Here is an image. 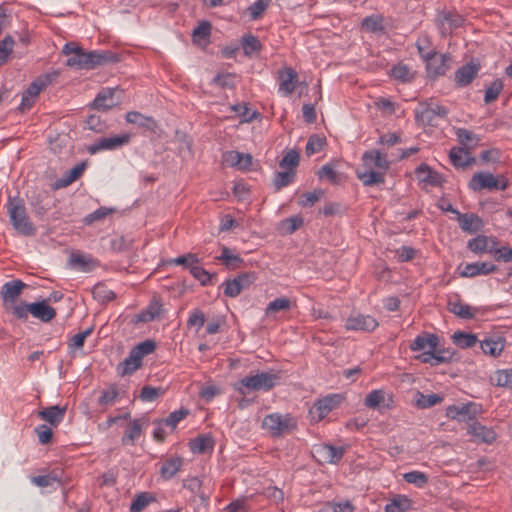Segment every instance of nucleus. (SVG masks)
<instances>
[{"mask_svg": "<svg viewBox=\"0 0 512 512\" xmlns=\"http://www.w3.org/2000/svg\"><path fill=\"white\" fill-rule=\"evenodd\" d=\"M460 228L468 233H474L481 229L483 222L476 214H462L458 213L457 216Z\"/></svg>", "mask_w": 512, "mask_h": 512, "instance_id": "obj_27", "label": "nucleus"}, {"mask_svg": "<svg viewBox=\"0 0 512 512\" xmlns=\"http://www.w3.org/2000/svg\"><path fill=\"white\" fill-rule=\"evenodd\" d=\"M391 75L401 82H410L413 79V73H411L409 67L404 64H398L391 69Z\"/></svg>", "mask_w": 512, "mask_h": 512, "instance_id": "obj_51", "label": "nucleus"}, {"mask_svg": "<svg viewBox=\"0 0 512 512\" xmlns=\"http://www.w3.org/2000/svg\"><path fill=\"white\" fill-rule=\"evenodd\" d=\"M224 162L240 170H246L252 165V156L250 154L240 153L238 151H228L223 155Z\"/></svg>", "mask_w": 512, "mask_h": 512, "instance_id": "obj_21", "label": "nucleus"}, {"mask_svg": "<svg viewBox=\"0 0 512 512\" xmlns=\"http://www.w3.org/2000/svg\"><path fill=\"white\" fill-rule=\"evenodd\" d=\"M443 400V397L438 394L424 395L420 392L416 394V406L421 409L430 408Z\"/></svg>", "mask_w": 512, "mask_h": 512, "instance_id": "obj_44", "label": "nucleus"}, {"mask_svg": "<svg viewBox=\"0 0 512 512\" xmlns=\"http://www.w3.org/2000/svg\"><path fill=\"white\" fill-rule=\"evenodd\" d=\"M31 482L38 487H49L54 483H60L61 478L57 471L53 470L47 475H39L31 478Z\"/></svg>", "mask_w": 512, "mask_h": 512, "instance_id": "obj_42", "label": "nucleus"}, {"mask_svg": "<svg viewBox=\"0 0 512 512\" xmlns=\"http://www.w3.org/2000/svg\"><path fill=\"white\" fill-rule=\"evenodd\" d=\"M404 480L409 484L422 488L428 483V476L424 472L411 471L403 475Z\"/></svg>", "mask_w": 512, "mask_h": 512, "instance_id": "obj_49", "label": "nucleus"}, {"mask_svg": "<svg viewBox=\"0 0 512 512\" xmlns=\"http://www.w3.org/2000/svg\"><path fill=\"white\" fill-rule=\"evenodd\" d=\"M418 179L431 186H438L442 179L439 173L433 171L428 165L421 164L415 171Z\"/></svg>", "mask_w": 512, "mask_h": 512, "instance_id": "obj_34", "label": "nucleus"}, {"mask_svg": "<svg viewBox=\"0 0 512 512\" xmlns=\"http://www.w3.org/2000/svg\"><path fill=\"white\" fill-rule=\"evenodd\" d=\"M378 325V321L373 316L356 313L346 319L345 328L351 331L372 332Z\"/></svg>", "mask_w": 512, "mask_h": 512, "instance_id": "obj_11", "label": "nucleus"}, {"mask_svg": "<svg viewBox=\"0 0 512 512\" xmlns=\"http://www.w3.org/2000/svg\"><path fill=\"white\" fill-rule=\"evenodd\" d=\"M448 309L451 313L462 319H471L474 317V312L468 304L462 303L460 300H449Z\"/></svg>", "mask_w": 512, "mask_h": 512, "instance_id": "obj_37", "label": "nucleus"}, {"mask_svg": "<svg viewBox=\"0 0 512 512\" xmlns=\"http://www.w3.org/2000/svg\"><path fill=\"white\" fill-rule=\"evenodd\" d=\"M291 307V301L286 297L276 298L275 300L271 301L267 308H266V314L270 315L273 313H277L279 311H286L289 310Z\"/></svg>", "mask_w": 512, "mask_h": 512, "instance_id": "obj_50", "label": "nucleus"}, {"mask_svg": "<svg viewBox=\"0 0 512 512\" xmlns=\"http://www.w3.org/2000/svg\"><path fill=\"white\" fill-rule=\"evenodd\" d=\"M297 422L290 414L272 413L264 417L262 427L266 429L271 436L280 437L294 430Z\"/></svg>", "mask_w": 512, "mask_h": 512, "instance_id": "obj_4", "label": "nucleus"}, {"mask_svg": "<svg viewBox=\"0 0 512 512\" xmlns=\"http://www.w3.org/2000/svg\"><path fill=\"white\" fill-rule=\"evenodd\" d=\"M480 347L486 355L497 357L505 347V340L499 336L488 337L480 342Z\"/></svg>", "mask_w": 512, "mask_h": 512, "instance_id": "obj_24", "label": "nucleus"}, {"mask_svg": "<svg viewBox=\"0 0 512 512\" xmlns=\"http://www.w3.org/2000/svg\"><path fill=\"white\" fill-rule=\"evenodd\" d=\"M142 364V359L132 350L129 356L118 366L121 375H130L135 372Z\"/></svg>", "mask_w": 512, "mask_h": 512, "instance_id": "obj_35", "label": "nucleus"}, {"mask_svg": "<svg viewBox=\"0 0 512 512\" xmlns=\"http://www.w3.org/2000/svg\"><path fill=\"white\" fill-rule=\"evenodd\" d=\"M62 52L68 56L66 65L76 69H93L96 66L112 61L113 58L110 52H85L74 43L65 44Z\"/></svg>", "mask_w": 512, "mask_h": 512, "instance_id": "obj_2", "label": "nucleus"}, {"mask_svg": "<svg viewBox=\"0 0 512 512\" xmlns=\"http://www.w3.org/2000/svg\"><path fill=\"white\" fill-rule=\"evenodd\" d=\"M508 181L505 177H495L489 172H479L472 176L468 183V187L473 191L488 190H505Z\"/></svg>", "mask_w": 512, "mask_h": 512, "instance_id": "obj_7", "label": "nucleus"}, {"mask_svg": "<svg viewBox=\"0 0 512 512\" xmlns=\"http://www.w3.org/2000/svg\"><path fill=\"white\" fill-rule=\"evenodd\" d=\"M280 380L281 372L270 370L245 376L235 384V389L245 396L251 392L270 391L279 384Z\"/></svg>", "mask_w": 512, "mask_h": 512, "instance_id": "obj_3", "label": "nucleus"}, {"mask_svg": "<svg viewBox=\"0 0 512 512\" xmlns=\"http://www.w3.org/2000/svg\"><path fill=\"white\" fill-rule=\"evenodd\" d=\"M130 141L129 134L116 135L112 137H104L99 139L89 147V152L94 154L101 150H114L127 144Z\"/></svg>", "mask_w": 512, "mask_h": 512, "instance_id": "obj_14", "label": "nucleus"}, {"mask_svg": "<svg viewBox=\"0 0 512 512\" xmlns=\"http://www.w3.org/2000/svg\"><path fill=\"white\" fill-rule=\"evenodd\" d=\"M243 50L246 55L259 51L261 48L260 41L253 35H245L242 39Z\"/></svg>", "mask_w": 512, "mask_h": 512, "instance_id": "obj_56", "label": "nucleus"}, {"mask_svg": "<svg viewBox=\"0 0 512 512\" xmlns=\"http://www.w3.org/2000/svg\"><path fill=\"white\" fill-rule=\"evenodd\" d=\"M58 76L57 72H52L39 76L34 80L29 87L24 91L28 96L36 99L40 92L51 84Z\"/></svg>", "mask_w": 512, "mask_h": 512, "instance_id": "obj_23", "label": "nucleus"}, {"mask_svg": "<svg viewBox=\"0 0 512 512\" xmlns=\"http://www.w3.org/2000/svg\"><path fill=\"white\" fill-rule=\"evenodd\" d=\"M125 119L128 123L138 125L152 132H155L157 129V122L152 117L143 115L137 111L128 112Z\"/></svg>", "mask_w": 512, "mask_h": 512, "instance_id": "obj_28", "label": "nucleus"}, {"mask_svg": "<svg viewBox=\"0 0 512 512\" xmlns=\"http://www.w3.org/2000/svg\"><path fill=\"white\" fill-rule=\"evenodd\" d=\"M453 341L457 346L465 349L474 346L477 342V337L474 334L458 331L453 334Z\"/></svg>", "mask_w": 512, "mask_h": 512, "instance_id": "obj_46", "label": "nucleus"}, {"mask_svg": "<svg viewBox=\"0 0 512 512\" xmlns=\"http://www.w3.org/2000/svg\"><path fill=\"white\" fill-rule=\"evenodd\" d=\"M489 253L493 254L496 261L512 262V248L503 246L498 248L495 240H491V248Z\"/></svg>", "mask_w": 512, "mask_h": 512, "instance_id": "obj_43", "label": "nucleus"}, {"mask_svg": "<svg viewBox=\"0 0 512 512\" xmlns=\"http://www.w3.org/2000/svg\"><path fill=\"white\" fill-rule=\"evenodd\" d=\"M142 431V423L140 420H133L128 430L122 437L123 444H134V441L140 437Z\"/></svg>", "mask_w": 512, "mask_h": 512, "instance_id": "obj_47", "label": "nucleus"}, {"mask_svg": "<svg viewBox=\"0 0 512 512\" xmlns=\"http://www.w3.org/2000/svg\"><path fill=\"white\" fill-rule=\"evenodd\" d=\"M85 163H79L75 165L72 169L66 172L61 178L56 180L54 183L55 189H60L69 186L74 181H76L84 172Z\"/></svg>", "mask_w": 512, "mask_h": 512, "instance_id": "obj_31", "label": "nucleus"}, {"mask_svg": "<svg viewBox=\"0 0 512 512\" xmlns=\"http://www.w3.org/2000/svg\"><path fill=\"white\" fill-rule=\"evenodd\" d=\"M182 459L180 457H171L167 459L160 468L161 476L168 480L171 479L181 468Z\"/></svg>", "mask_w": 512, "mask_h": 512, "instance_id": "obj_36", "label": "nucleus"}, {"mask_svg": "<svg viewBox=\"0 0 512 512\" xmlns=\"http://www.w3.org/2000/svg\"><path fill=\"white\" fill-rule=\"evenodd\" d=\"M362 27L369 32L381 31L383 29L382 18L376 15L366 17L362 20Z\"/></svg>", "mask_w": 512, "mask_h": 512, "instance_id": "obj_60", "label": "nucleus"}, {"mask_svg": "<svg viewBox=\"0 0 512 512\" xmlns=\"http://www.w3.org/2000/svg\"><path fill=\"white\" fill-rule=\"evenodd\" d=\"M118 397V389L115 385L109 386L101 392L98 403L101 406H111L115 403Z\"/></svg>", "mask_w": 512, "mask_h": 512, "instance_id": "obj_48", "label": "nucleus"}, {"mask_svg": "<svg viewBox=\"0 0 512 512\" xmlns=\"http://www.w3.org/2000/svg\"><path fill=\"white\" fill-rule=\"evenodd\" d=\"M214 442L210 436H199L191 441L190 448L194 453H205L212 451Z\"/></svg>", "mask_w": 512, "mask_h": 512, "instance_id": "obj_39", "label": "nucleus"}, {"mask_svg": "<svg viewBox=\"0 0 512 512\" xmlns=\"http://www.w3.org/2000/svg\"><path fill=\"white\" fill-rule=\"evenodd\" d=\"M325 142L326 140L324 137H320L319 135L316 134L310 136L305 148L306 154L308 156H311L321 151L325 145Z\"/></svg>", "mask_w": 512, "mask_h": 512, "instance_id": "obj_52", "label": "nucleus"}, {"mask_svg": "<svg viewBox=\"0 0 512 512\" xmlns=\"http://www.w3.org/2000/svg\"><path fill=\"white\" fill-rule=\"evenodd\" d=\"M492 239H489L486 236L479 235L468 242V248L473 253L479 254L483 252H489V249L491 248V245H489V242H491Z\"/></svg>", "mask_w": 512, "mask_h": 512, "instance_id": "obj_41", "label": "nucleus"}, {"mask_svg": "<svg viewBox=\"0 0 512 512\" xmlns=\"http://www.w3.org/2000/svg\"><path fill=\"white\" fill-rule=\"evenodd\" d=\"M188 415V410L180 409L170 413V415L163 419L165 426L170 427V430L173 431L176 425L183 420Z\"/></svg>", "mask_w": 512, "mask_h": 512, "instance_id": "obj_59", "label": "nucleus"}, {"mask_svg": "<svg viewBox=\"0 0 512 512\" xmlns=\"http://www.w3.org/2000/svg\"><path fill=\"white\" fill-rule=\"evenodd\" d=\"M298 80V74L292 68H284L279 71V92L284 96L290 95Z\"/></svg>", "mask_w": 512, "mask_h": 512, "instance_id": "obj_19", "label": "nucleus"}, {"mask_svg": "<svg viewBox=\"0 0 512 512\" xmlns=\"http://www.w3.org/2000/svg\"><path fill=\"white\" fill-rule=\"evenodd\" d=\"M385 393L383 390H373L367 394L365 398V405L369 408L375 409L384 401Z\"/></svg>", "mask_w": 512, "mask_h": 512, "instance_id": "obj_58", "label": "nucleus"}, {"mask_svg": "<svg viewBox=\"0 0 512 512\" xmlns=\"http://www.w3.org/2000/svg\"><path fill=\"white\" fill-rule=\"evenodd\" d=\"M8 213L15 230L25 236L35 234V227L30 222L26 214V209L21 201H10L8 204Z\"/></svg>", "mask_w": 512, "mask_h": 512, "instance_id": "obj_5", "label": "nucleus"}, {"mask_svg": "<svg viewBox=\"0 0 512 512\" xmlns=\"http://www.w3.org/2000/svg\"><path fill=\"white\" fill-rule=\"evenodd\" d=\"M342 397L338 394H331L317 400L309 410L312 421L319 422L341 403Z\"/></svg>", "mask_w": 512, "mask_h": 512, "instance_id": "obj_9", "label": "nucleus"}, {"mask_svg": "<svg viewBox=\"0 0 512 512\" xmlns=\"http://www.w3.org/2000/svg\"><path fill=\"white\" fill-rule=\"evenodd\" d=\"M30 304L27 303H17L14 302L6 306V310L9 311L14 317L17 319L26 321L28 319V315L30 314Z\"/></svg>", "mask_w": 512, "mask_h": 512, "instance_id": "obj_45", "label": "nucleus"}, {"mask_svg": "<svg viewBox=\"0 0 512 512\" xmlns=\"http://www.w3.org/2000/svg\"><path fill=\"white\" fill-rule=\"evenodd\" d=\"M30 308V314L43 322H49L56 316L55 309L46 301L30 303Z\"/></svg>", "mask_w": 512, "mask_h": 512, "instance_id": "obj_25", "label": "nucleus"}, {"mask_svg": "<svg viewBox=\"0 0 512 512\" xmlns=\"http://www.w3.org/2000/svg\"><path fill=\"white\" fill-rule=\"evenodd\" d=\"M479 413V406L470 402L462 405H451L446 410V415L450 419L458 421H474Z\"/></svg>", "mask_w": 512, "mask_h": 512, "instance_id": "obj_12", "label": "nucleus"}, {"mask_svg": "<svg viewBox=\"0 0 512 512\" xmlns=\"http://www.w3.org/2000/svg\"><path fill=\"white\" fill-rule=\"evenodd\" d=\"M498 270L497 266L490 262H475L466 264L462 271L461 277H475L477 275H488Z\"/></svg>", "mask_w": 512, "mask_h": 512, "instance_id": "obj_18", "label": "nucleus"}, {"mask_svg": "<svg viewBox=\"0 0 512 512\" xmlns=\"http://www.w3.org/2000/svg\"><path fill=\"white\" fill-rule=\"evenodd\" d=\"M26 284L21 280H13L6 282L1 288V296L5 307L17 302Z\"/></svg>", "mask_w": 512, "mask_h": 512, "instance_id": "obj_16", "label": "nucleus"}, {"mask_svg": "<svg viewBox=\"0 0 512 512\" xmlns=\"http://www.w3.org/2000/svg\"><path fill=\"white\" fill-rule=\"evenodd\" d=\"M115 90V88H107L106 90L98 93L92 103L93 107L97 110L107 111L115 106L116 103L113 99Z\"/></svg>", "mask_w": 512, "mask_h": 512, "instance_id": "obj_32", "label": "nucleus"}, {"mask_svg": "<svg viewBox=\"0 0 512 512\" xmlns=\"http://www.w3.org/2000/svg\"><path fill=\"white\" fill-rule=\"evenodd\" d=\"M217 259L222 261L229 269L240 268L244 263L243 259L240 258L239 255L233 254L227 247L222 248V253L219 257H217Z\"/></svg>", "mask_w": 512, "mask_h": 512, "instance_id": "obj_38", "label": "nucleus"}, {"mask_svg": "<svg viewBox=\"0 0 512 512\" xmlns=\"http://www.w3.org/2000/svg\"><path fill=\"white\" fill-rule=\"evenodd\" d=\"M299 164V154L295 150L287 152L280 162V166L285 169L293 171V169Z\"/></svg>", "mask_w": 512, "mask_h": 512, "instance_id": "obj_61", "label": "nucleus"}, {"mask_svg": "<svg viewBox=\"0 0 512 512\" xmlns=\"http://www.w3.org/2000/svg\"><path fill=\"white\" fill-rule=\"evenodd\" d=\"M303 225V219L298 216L290 217L281 222V229L285 234H292Z\"/></svg>", "mask_w": 512, "mask_h": 512, "instance_id": "obj_57", "label": "nucleus"}, {"mask_svg": "<svg viewBox=\"0 0 512 512\" xmlns=\"http://www.w3.org/2000/svg\"><path fill=\"white\" fill-rule=\"evenodd\" d=\"M358 179L365 185V186H372L377 184L384 183V173L374 171L373 168H366L364 167V170H357L356 172Z\"/></svg>", "mask_w": 512, "mask_h": 512, "instance_id": "obj_33", "label": "nucleus"}, {"mask_svg": "<svg viewBox=\"0 0 512 512\" xmlns=\"http://www.w3.org/2000/svg\"><path fill=\"white\" fill-rule=\"evenodd\" d=\"M449 157H450L452 164L456 168H464V167H467L475 162V158L472 157L471 154L467 150H465L461 147L452 148L450 150Z\"/></svg>", "mask_w": 512, "mask_h": 512, "instance_id": "obj_29", "label": "nucleus"}, {"mask_svg": "<svg viewBox=\"0 0 512 512\" xmlns=\"http://www.w3.org/2000/svg\"><path fill=\"white\" fill-rule=\"evenodd\" d=\"M66 409V406H49L43 410H40L38 412V417L48 422L52 426H57L64 419Z\"/></svg>", "mask_w": 512, "mask_h": 512, "instance_id": "obj_22", "label": "nucleus"}, {"mask_svg": "<svg viewBox=\"0 0 512 512\" xmlns=\"http://www.w3.org/2000/svg\"><path fill=\"white\" fill-rule=\"evenodd\" d=\"M426 62L428 74L433 77H438L445 75L449 69L450 57L445 54L437 55L434 53Z\"/></svg>", "mask_w": 512, "mask_h": 512, "instance_id": "obj_17", "label": "nucleus"}, {"mask_svg": "<svg viewBox=\"0 0 512 512\" xmlns=\"http://www.w3.org/2000/svg\"><path fill=\"white\" fill-rule=\"evenodd\" d=\"M502 88L503 84L501 81L496 80L492 82L491 85L485 91L484 101L486 103H491L495 101L498 98Z\"/></svg>", "mask_w": 512, "mask_h": 512, "instance_id": "obj_63", "label": "nucleus"}, {"mask_svg": "<svg viewBox=\"0 0 512 512\" xmlns=\"http://www.w3.org/2000/svg\"><path fill=\"white\" fill-rule=\"evenodd\" d=\"M464 17L453 9H443L435 16V25L442 37L450 36L464 24Z\"/></svg>", "mask_w": 512, "mask_h": 512, "instance_id": "obj_6", "label": "nucleus"}, {"mask_svg": "<svg viewBox=\"0 0 512 512\" xmlns=\"http://www.w3.org/2000/svg\"><path fill=\"white\" fill-rule=\"evenodd\" d=\"M344 454V448L332 445H318L314 447L313 455L319 462L337 463Z\"/></svg>", "mask_w": 512, "mask_h": 512, "instance_id": "obj_13", "label": "nucleus"}, {"mask_svg": "<svg viewBox=\"0 0 512 512\" xmlns=\"http://www.w3.org/2000/svg\"><path fill=\"white\" fill-rule=\"evenodd\" d=\"M69 264L80 271L89 272L96 267L97 262L91 256L72 253L69 257Z\"/></svg>", "mask_w": 512, "mask_h": 512, "instance_id": "obj_30", "label": "nucleus"}, {"mask_svg": "<svg viewBox=\"0 0 512 512\" xmlns=\"http://www.w3.org/2000/svg\"><path fill=\"white\" fill-rule=\"evenodd\" d=\"M363 166L366 168H373V166L386 171L389 168L390 162L387 156L378 150L367 151L362 156Z\"/></svg>", "mask_w": 512, "mask_h": 512, "instance_id": "obj_20", "label": "nucleus"}, {"mask_svg": "<svg viewBox=\"0 0 512 512\" xmlns=\"http://www.w3.org/2000/svg\"><path fill=\"white\" fill-rule=\"evenodd\" d=\"M468 433L474 436L478 441L492 443L496 439V433L491 428L473 421L468 427Z\"/></svg>", "mask_w": 512, "mask_h": 512, "instance_id": "obj_26", "label": "nucleus"}, {"mask_svg": "<svg viewBox=\"0 0 512 512\" xmlns=\"http://www.w3.org/2000/svg\"><path fill=\"white\" fill-rule=\"evenodd\" d=\"M92 294L95 300L103 304L112 301L116 297L115 293L102 283L94 286Z\"/></svg>", "mask_w": 512, "mask_h": 512, "instance_id": "obj_40", "label": "nucleus"}, {"mask_svg": "<svg viewBox=\"0 0 512 512\" xmlns=\"http://www.w3.org/2000/svg\"><path fill=\"white\" fill-rule=\"evenodd\" d=\"M270 0H256L253 4L248 7V11L251 19L257 20L259 19L265 9L268 7Z\"/></svg>", "mask_w": 512, "mask_h": 512, "instance_id": "obj_62", "label": "nucleus"}, {"mask_svg": "<svg viewBox=\"0 0 512 512\" xmlns=\"http://www.w3.org/2000/svg\"><path fill=\"white\" fill-rule=\"evenodd\" d=\"M416 119L424 125H437V119H444L448 114L446 107L430 100L415 111Z\"/></svg>", "mask_w": 512, "mask_h": 512, "instance_id": "obj_8", "label": "nucleus"}, {"mask_svg": "<svg viewBox=\"0 0 512 512\" xmlns=\"http://www.w3.org/2000/svg\"><path fill=\"white\" fill-rule=\"evenodd\" d=\"M154 498L149 493H141L130 504V512H141Z\"/></svg>", "mask_w": 512, "mask_h": 512, "instance_id": "obj_53", "label": "nucleus"}, {"mask_svg": "<svg viewBox=\"0 0 512 512\" xmlns=\"http://www.w3.org/2000/svg\"><path fill=\"white\" fill-rule=\"evenodd\" d=\"M354 507L350 501L328 502L321 509V512H353Z\"/></svg>", "mask_w": 512, "mask_h": 512, "instance_id": "obj_54", "label": "nucleus"}, {"mask_svg": "<svg viewBox=\"0 0 512 512\" xmlns=\"http://www.w3.org/2000/svg\"><path fill=\"white\" fill-rule=\"evenodd\" d=\"M408 505L409 501L406 497L396 498L385 506V512H403Z\"/></svg>", "mask_w": 512, "mask_h": 512, "instance_id": "obj_64", "label": "nucleus"}, {"mask_svg": "<svg viewBox=\"0 0 512 512\" xmlns=\"http://www.w3.org/2000/svg\"><path fill=\"white\" fill-rule=\"evenodd\" d=\"M255 279L254 273H242L233 279L226 280L223 283L225 296L230 298L237 297L244 289H247Z\"/></svg>", "mask_w": 512, "mask_h": 512, "instance_id": "obj_10", "label": "nucleus"}, {"mask_svg": "<svg viewBox=\"0 0 512 512\" xmlns=\"http://www.w3.org/2000/svg\"><path fill=\"white\" fill-rule=\"evenodd\" d=\"M439 338L435 334L423 333L418 335L409 345L412 351H422L416 356V359L422 363H428L437 366L450 361L451 355H447L444 350L439 349Z\"/></svg>", "mask_w": 512, "mask_h": 512, "instance_id": "obj_1", "label": "nucleus"}, {"mask_svg": "<svg viewBox=\"0 0 512 512\" xmlns=\"http://www.w3.org/2000/svg\"><path fill=\"white\" fill-rule=\"evenodd\" d=\"M493 379L497 386L512 389V369L497 371Z\"/></svg>", "mask_w": 512, "mask_h": 512, "instance_id": "obj_55", "label": "nucleus"}, {"mask_svg": "<svg viewBox=\"0 0 512 512\" xmlns=\"http://www.w3.org/2000/svg\"><path fill=\"white\" fill-rule=\"evenodd\" d=\"M480 70V64L475 61H471L461 66L455 73V81L459 87H465L469 85L474 78L477 76Z\"/></svg>", "mask_w": 512, "mask_h": 512, "instance_id": "obj_15", "label": "nucleus"}]
</instances>
